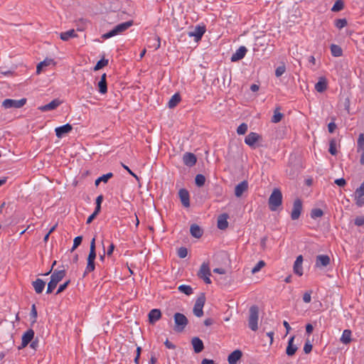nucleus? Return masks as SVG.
<instances>
[{"label":"nucleus","instance_id":"nucleus-1","mask_svg":"<svg viewBox=\"0 0 364 364\" xmlns=\"http://www.w3.org/2000/svg\"><path fill=\"white\" fill-rule=\"evenodd\" d=\"M282 203V193L279 188H274L269 198V208L275 211Z\"/></svg>","mask_w":364,"mask_h":364},{"label":"nucleus","instance_id":"nucleus-2","mask_svg":"<svg viewBox=\"0 0 364 364\" xmlns=\"http://www.w3.org/2000/svg\"><path fill=\"white\" fill-rule=\"evenodd\" d=\"M133 25L132 21H128L117 25L113 29L102 35V38L107 39L114 36L122 33Z\"/></svg>","mask_w":364,"mask_h":364},{"label":"nucleus","instance_id":"nucleus-3","mask_svg":"<svg viewBox=\"0 0 364 364\" xmlns=\"http://www.w3.org/2000/svg\"><path fill=\"white\" fill-rule=\"evenodd\" d=\"M259 320V308L256 305H253L249 310L248 325L250 328L256 331L258 329Z\"/></svg>","mask_w":364,"mask_h":364},{"label":"nucleus","instance_id":"nucleus-4","mask_svg":"<svg viewBox=\"0 0 364 364\" xmlns=\"http://www.w3.org/2000/svg\"><path fill=\"white\" fill-rule=\"evenodd\" d=\"M173 318L175 323L174 331L176 332H182L188 323V318L184 314L178 312L173 315Z\"/></svg>","mask_w":364,"mask_h":364},{"label":"nucleus","instance_id":"nucleus-5","mask_svg":"<svg viewBox=\"0 0 364 364\" xmlns=\"http://www.w3.org/2000/svg\"><path fill=\"white\" fill-rule=\"evenodd\" d=\"M26 102V99L22 98L21 100H12V99H6L2 102V107L4 109H10V108H21Z\"/></svg>","mask_w":364,"mask_h":364},{"label":"nucleus","instance_id":"nucleus-6","mask_svg":"<svg viewBox=\"0 0 364 364\" xmlns=\"http://www.w3.org/2000/svg\"><path fill=\"white\" fill-rule=\"evenodd\" d=\"M205 302V296L204 294H201L196 301L193 306V314L197 317H201L203 315V306Z\"/></svg>","mask_w":364,"mask_h":364},{"label":"nucleus","instance_id":"nucleus-7","mask_svg":"<svg viewBox=\"0 0 364 364\" xmlns=\"http://www.w3.org/2000/svg\"><path fill=\"white\" fill-rule=\"evenodd\" d=\"M34 334L35 333L33 329L27 330L22 336L21 344L18 347V349L21 350L26 348L33 340Z\"/></svg>","mask_w":364,"mask_h":364},{"label":"nucleus","instance_id":"nucleus-8","mask_svg":"<svg viewBox=\"0 0 364 364\" xmlns=\"http://www.w3.org/2000/svg\"><path fill=\"white\" fill-rule=\"evenodd\" d=\"M302 210V202L300 199L294 201L293 208L291 213V218L293 220L299 219Z\"/></svg>","mask_w":364,"mask_h":364},{"label":"nucleus","instance_id":"nucleus-9","mask_svg":"<svg viewBox=\"0 0 364 364\" xmlns=\"http://www.w3.org/2000/svg\"><path fill=\"white\" fill-rule=\"evenodd\" d=\"M205 26H196L193 31L188 32L189 37H194L196 42L199 41L205 32Z\"/></svg>","mask_w":364,"mask_h":364},{"label":"nucleus","instance_id":"nucleus-10","mask_svg":"<svg viewBox=\"0 0 364 364\" xmlns=\"http://www.w3.org/2000/svg\"><path fill=\"white\" fill-rule=\"evenodd\" d=\"M178 196L182 205L185 208L190 206V196L188 191L185 188H181L178 191Z\"/></svg>","mask_w":364,"mask_h":364},{"label":"nucleus","instance_id":"nucleus-11","mask_svg":"<svg viewBox=\"0 0 364 364\" xmlns=\"http://www.w3.org/2000/svg\"><path fill=\"white\" fill-rule=\"evenodd\" d=\"M330 262L331 259L328 255H319L316 256L315 265L316 267H326L330 264Z\"/></svg>","mask_w":364,"mask_h":364},{"label":"nucleus","instance_id":"nucleus-12","mask_svg":"<svg viewBox=\"0 0 364 364\" xmlns=\"http://www.w3.org/2000/svg\"><path fill=\"white\" fill-rule=\"evenodd\" d=\"M73 129V127L70 124L56 127L55 129V135L58 138H62L65 134L70 133Z\"/></svg>","mask_w":364,"mask_h":364},{"label":"nucleus","instance_id":"nucleus-13","mask_svg":"<svg viewBox=\"0 0 364 364\" xmlns=\"http://www.w3.org/2000/svg\"><path fill=\"white\" fill-rule=\"evenodd\" d=\"M247 52V49L245 46H240L231 56L232 62H237L241 59H242Z\"/></svg>","mask_w":364,"mask_h":364},{"label":"nucleus","instance_id":"nucleus-14","mask_svg":"<svg viewBox=\"0 0 364 364\" xmlns=\"http://www.w3.org/2000/svg\"><path fill=\"white\" fill-rule=\"evenodd\" d=\"M197 161V158L195 154L186 152L183 156V164L189 167L193 166Z\"/></svg>","mask_w":364,"mask_h":364},{"label":"nucleus","instance_id":"nucleus-15","mask_svg":"<svg viewBox=\"0 0 364 364\" xmlns=\"http://www.w3.org/2000/svg\"><path fill=\"white\" fill-rule=\"evenodd\" d=\"M62 102L59 99H54L48 104L39 107L38 109L41 112L53 110L55 109Z\"/></svg>","mask_w":364,"mask_h":364},{"label":"nucleus","instance_id":"nucleus-16","mask_svg":"<svg viewBox=\"0 0 364 364\" xmlns=\"http://www.w3.org/2000/svg\"><path fill=\"white\" fill-rule=\"evenodd\" d=\"M248 183L247 181H242L238 183L235 188V195L236 197L240 198L242 196L244 192L247 191Z\"/></svg>","mask_w":364,"mask_h":364},{"label":"nucleus","instance_id":"nucleus-17","mask_svg":"<svg viewBox=\"0 0 364 364\" xmlns=\"http://www.w3.org/2000/svg\"><path fill=\"white\" fill-rule=\"evenodd\" d=\"M149 321L151 324H154L161 317V312L158 309H154L149 313Z\"/></svg>","mask_w":364,"mask_h":364},{"label":"nucleus","instance_id":"nucleus-18","mask_svg":"<svg viewBox=\"0 0 364 364\" xmlns=\"http://www.w3.org/2000/svg\"><path fill=\"white\" fill-rule=\"evenodd\" d=\"M302 262V255H299L294 264V272L299 276H301L303 274Z\"/></svg>","mask_w":364,"mask_h":364},{"label":"nucleus","instance_id":"nucleus-19","mask_svg":"<svg viewBox=\"0 0 364 364\" xmlns=\"http://www.w3.org/2000/svg\"><path fill=\"white\" fill-rule=\"evenodd\" d=\"M229 216L227 213L221 214L218 218V228L220 230H225L228 227V219Z\"/></svg>","mask_w":364,"mask_h":364},{"label":"nucleus","instance_id":"nucleus-20","mask_svg":"<svg viewBox=\"0 0 364 364\" xmlns=\"http://www.w3.org/2000/svg\"><path fill=\"white\" fill-rule=\"evenodd\" d=\"M65 270H54L51 274L50 279L58 284L65 276Z\"/></svg>","mask_w":364,"mask_h":364},{"label":"nucleus","instance_id":"nucleus-21","mask_svg":"<svg viewBox=\"0 0 364 364\" xmlns=\"http://www.w3.org/2000/svg\"><path fill=\"white\" fill-rule=\"evenodd\" d=\"M242 355L240 350H235L232 352L228 358L229 364H237V361L241 358Z\"/></svg>","mask_w":364,"mask_h":364},{"label":"nucleus","instance_id":"nucleus-22","mask_svg":"<svg viewBox=\"0 0 364 364\" xmlns=\"http://www.w3.org/2000/svg\"><path fill=\"white\" fill-rule=\"evenodd\" d=\"M260 136L255 132H250L245 139V142L250 146H253L259 140Z\"/></svg>","mask_w":364,"mask_h":364},{"label":"nucleus","instance_id":"nucleus-23","mask_svg":"<svg viewBox=\"0 0 364 364\" xmlns=\"http://www.w3.org/2000/svg\"><path fill=\"white\" fill-rule=\"evenodd\" d=\"M191 344L193 347L195 353H200L204 348V345L202 340L198 337H194L192 338Z\"/></svg>","mask_w":364,"mask_h":364},{"label":"nucleus","instance_id":"nucleus-24","mask_svg":"<svg viewBox=\"0 0 364 364\" xmlns=\"http://www.w3.org/2000/svg\"><path fill=\"white\" fill-rule=\"evenodd\" d=\"M295 336L290 337L288 341V346L286 349V353L288 356H292L296 352L298 348L294 345V340Z\"/></svg>","mask_w":364,"mask_h":364},{"label":"nucleus","instance_id":"nucleus-25","mask_svg":"<svg viewBox=\"0 0 364 364\" xmlns=\"http://www.w3.org/2000/svg\"><path fill=\"white\" fill-rule=\"evenodd\" d=\"M32 286L36 294H41L45 288L46 282L41 279H37L32 282Z\"/></svg>","mask_w":364,"mask_h":364},{"label":"nucleus","instance_id":"nucleus-26","mask_svg":"<svg viewBox=\"0 0 364 364\" xmlns=\"http://www.w3.org/2000/svg\"><path fill=\"white\" fill-rule=\"evenodd\" d=\"M327 89V82L325 77H320L315 84V90L318 92H323Z\"/></svg>","mask_w":364,"mask_h":364},{"label":"nucleus","instance_id":"nucleus-27","mask_svg":"<svg viewBox=\"0 0 364 364\" xmlns=\"http://www.w3.org/2000/svg\"><path fill=\"white\" fill-rule=\"evenodd\" d=\"M190 232L191 235L196 238H200L203 233V230L196 224L191 225Z\"/></svg>","mask_w":364,"mask_h":364},{"label":"nucleus","instance_id":"nucleus-28","mask_svg":"<svg viewBox=\"0 0 364 364\" xmlns=\"http://www.w3.org/2000/svg\"><path fill=\"white\" fill-rule=\"evenodd\" d=\"M210 275H211V273H210V270L208 264L203 262L201 264L200 268L198 271V276L200 278H201L203 277L210 276Z\"/></svg>","mask_w":364,"mask_h":364},{"label":"nucleus","instance_id":"nucleus-29","mask_svg":"<svg viewBox=\"0 0 364 364\" xmlns=\"http://www.w3.org/2000/svg\"><path fill=\"white\" fill-rule=\"evenodd\" d=\"M77 36L75 31L74 29H70L69 31L62 32L60 33V38L61 40L64 41H67L72 38H75Z\"/></svg>","mask_w":364,"mask_h":364},{"label":"nucleus","instance_id":"nucleus-30","mask_svg":"<svg viewBox=\"0 0 364 364\" xmlns=\"http://www.w3.org/2000/svg\"><path fill=\"white\" fill-rule=\"evenodd\" d=\"M181 101V96L178 93L174 94L168 102V107L169 108L175 107L178 102Z\"/></svg>","mask_w":364,"mask_h":364},{"label":"nucleus","instance_id":"nucleus-31","mask_svg":"<svg viewBox=\"0 0 364 364\" xmlns=\"http://www.w3.org/2000/svg\"><path fill=\"white\" fill-rule=\"evenodd\" d=\"M341 341L344 344H348L351 341V331L350 330L346 329L343 331Z\"/></svg>","mask_w":364,"mask_h":364},{"label":"nucleus","instance_id":"nucleus-32","mask_svg":"<svg viewBox=\"0 0 364 364\" xmlns=\"http://www.w3.org/2000/svg\"><path fill=\"white\" fill-rule=\"evenodd\" d=\"M112 177H113V173L111 172L104 174L95 180V185L96 186H99L100 182L107 183L108 181V180Z\"/></svg>","mask_w":364,"mask_h":364},{"label":"nucleus","instance_id":"nucleus-33","mask_svg":"<svg viewBox=\"0 0 364 364\" xmlns=\"http://www.w3.org/2000/svg\"><path fill=\"white\" fill-rule=\"evenodd\" d=\"M331 52L332 55L334 57H340L343 55L342 48L336 44H332L331 46Z\"/></svg>","mask_w":364,"mask_h":364},{"label":"nucleus","instance_id":"nucleus-34","mask_svg":"<svg viewBox=\"0 0 364 364\" xmlns=\"http://www.w3.org/2000/svg\"><path fill=\"white\" fill-rule=\"evenodd\" d=\"M95 260L87 258V266H86V268H85V270L84 272V277L87 274L93 272L95 270Z\"/></svg>","mask_w":364,"mask_h":364},{"label":"nucleus","instance_id":"nucleus-35","mask_svg":"<svg viewBox=\"0 0 364 364\" xmlns=\"http://www.w3.org/2000/svg\"><path fill=\"white\" fill-rule=\"evenodd\" d=\"M53 60L52 59H46L43 61L41 62L36 68L37 73H40L44 67L48 66L53 63Z\"/></svg>","mask_w":364,"mask_h":364},{"label":"nucleus","instance_id":"nucleus-36","mask_svg":"<svg viewBox=\"0 0 364 364\" xmlns=\"http://www.w3.org/2000/svg\"><path fill=\"white\" fill-rule=\"evenodd\" d=\"M178 289L179 291L188 296L193 294V289L189 285L181 284L178 287Z\"/></svg>","mask_w":364,"mask_h":364},{"label":"nucleus","instance_id":"nucleus-37","mask_svg":"<svg viewBox=\"0 0 364 364\" xmlns=\"http://www.w3.org/2000/svg\"><path fill=\"white\" fill-rule=\"evenodd\" d=\"M282 118H283V114H282L279 112V108L278 107L274 110V115H273L271 121L273 123H278L282 120Z\"/></svg>","mask_w":364,"mask_h":364},{"label":"nucleus","instance_id":"nucleus-38","mask_svg":"<svg viewBox=\"0 0 364 364\" xmlns=\"http://www.w3.org/2000/svg\"><path fill=\"white\" fill-rule=\"evenodd\" d=\"M358 151H364V134H360L357 141Z\"/></svg>","mask_w":364,"mask_h":364},{"label":"nucleus","instance_id":"nucleus-39","mask_svg":"<svg viewBox=\"0 0 364 364\" xmlns=\"http://www.w3.org/2000/svg\"><path fill=\"white\" fill-rule=\"evenodd\" d=\"M328 151L333 156H335L337 154L336 141L334 139H331L329 141Z\"/></svg>","mask_w":364,"mask_h":364},{"label":"nucleus","instance_id":"nucleus-40","mask_svg":"<svg viewBox=\"0 0 364 364\" xmlns=\"http://www.w3.org/2000/svg\"><path fill=\"white\" fill-rule=\"evenodd\" d=\"M205 182V177L203 174H197L195 178V183L197 186L202 187Z\"/></svg>","mask_w":364,"mask_h":364},{"label":"nucleus","instance_id":"nucleus-41","mask_svg":"<svg viewBox=\"0 0 364 364\" xmlns=\"http://www.w3.org/2000/svg\"><path fill=\"white\" fill-rule=\"evenodd\" d=\"M99 92L101 94H105L107 92V82H105L104 80H100L97 84Z\"/></svg>","mask_w":364,"mask_h":364},{"label":"nucleus","instance_id":"nucleus-42","mask_svg":"<svg viewBox=\"0 0 364 364\" xmlns=\"http://www.w3.org/2000/svg\"><path fill=\"white\" fill-rule=\"evenodd\" d=\"M107 64H108V60L102 58L97 63V64L94 67V70L95 71L99 70L102 69V68H104L105 66H106Z\"/></svg>","mask_w":364,"mask_h":364},{"label":"nucleus","instance_id":"nucleus-43","mask_svg":"<svg viewBox=\"0 0 364 364\" xmlns=\"http://www.w3.org/2000/svg\"><path fill=\"white\" fill-rule=\"evenodd\" d=\"M323 215V212L320 208H314L311 212V217L313 219L321 218Z\"/></svg>","mask_w":364,"mask_h":364},{"label":"nucleus","instance_id":"nucleus-44","mask_svg":"<svg viewBox=\"0 0 364 364\" xmlns=\"http://www.w3.org/2000/svg\"><path fill=\"white\" fill-rule=\"evenodd\" d=\"M354 200L358 207L361 208L364 205L363 196L355 195V193H354Z\"/></svg>","mask_w":364,"mask_h":364},{"label":"nucleus","instance_id":"nucleus-45","mask_svg":"<svg viewBox=\"0 0 364 364\" xmlns=\"http://www.w3.org/2000/svg\"><path fill=\"white\" fill-rule=\"evenodd\" d=\"M347 25V21L346 18H338L335 21V26L341 29Z\"/></svg>","mask_w":364,"mask_h":364},{"label":"nucleus","instance_id":"nucleus-46","mask_svg":"<svg viewBox=\"0 0 364 364\" xmlns=\"http://www.w3.org/2000/svg\"><path fill=\"white\" fill-rule=\"evenodd\" d=\"M265 266V262L263 260L259 261L257 264L252 268V273L255 274L260 271V269Z\"/></svg>","mask_w":364,"mask_h":364},{"label":"nucleus","instance_id":"nucleus-47","mask_svg":"<svg viewBox=\"0 0 364 364\" xmlns=\"http://www.w3.org/2000/svg\"><path fill=\"white\" fill-rule=\"evenodd\" d=\"M285 72H286V66L284 64H282L276 68L275 75L277 77H279L282 76Z\"/></svg>","mask_w":364,"mask_h":364},{"label":"nucleus","instance_id":"nucleus-48","mask_svg":"<svg viewBox=\"0 0 364 364\" xmlns=\"http://www.w3.org/2000/svg\"><path fill=\"white\" fill-rule=\"evenodd\" d=\"M248 127L247 124H241L237 129V133L240 135L245 134L247 132Z\"/></svg>","mask_w":364,"mask_h":364},{"label":"nucleus","instance_id":"nucleus-49","mask_svg":"<svg viewBox=\"0 0 364 364\" xmlns=\"http://www.w3.org/2000/svg\"><path fill=\"white\" fill-rule=\"evenodd\" d=\"M82 241V236H77L73 240V245L71 248V252H73L78 246L80 245Z\"/></svg>","mask_w":364,"mask_h":364},{"label":"nucleus","instance_id":"nucleus-50","mask_svg":"<svg viewBox=\"0 0 364 364\" xmlns=\"http://www.w3.org/2000/svg\"><path fill=\"white\" fill-rule=\"evenodd\" d=\"M343 8V3L338 0L337 1H336V3L334 4V5L333 6L331 10L333 11H339L341 10H342Z\"/></svg>","mask_w":364,"mask_h":364},{"label":"nucleus","instance_id":"nucleus-51","mask_svg":"<svg viewBox=\"0 0 364 364\" xmlns=\"http://www.w3.org/2000/svg\"><path fill=\"white\" fill-rule=\"evenodd\" d=\"M188 255V250L186 247H181L178 250V256L180 258H185Z\"/></svg>","mask_w":364,"mask_h":364},{"label":"nucleus","instance_id":"nucleus-52","mask_svg":"<svg viewBox=\"0 0 364 364\" xmlns=\"http://www.w3.org/2000/svg\"><path fill=\"white\" fill-rule=\"evenodd\" d=\"M57 285L58 284H56V283H55L54 282H53L50 279V282L48 284V287H47L46 293L47 294H51L53 292V291L55 289Z\"/></svg>","mask_w":364,"mask_h":364},{"label":"nucleus","instance_id":"nucleus-53","mask_svg":"<svg viewBox=\"0 0 364 364\" xmlns=\"http://www.w3.org/2000/svg\"><path fill=\"white\" fill-rule=\"evenodd\" d=\"M31 317L33 318L32 323H35L36 321V318L38 316L36 307L35 304H33L31 306Z\"/></svg>","mask_w":364,"mask_h":364},{"label":"nucleus","instance_id":"nucleus-54","mask_svg":"<svg viewBox=\"0 0 364 364\" xmlns=\"http://www.w3.org/2000/svg\"><path fill=\"white\" fill-rule=\"evenodd\" d=\"M70 284V280H68L67 282H65L64 284H60L55 293V294H60L61 292H63L68 286V284Z\"/></svg>","mask_w":364,"mask_h":364},{"label":"nucleus","instance_id":"nucleus-55","mask_svg":"<svg viewBox=\"0 0 364 364\" xmlns=\"http://www.w3.org/2000/svg\"><path fill=\"white\" fill-rule=\"evenodd\" d=\"M311 293L312 291H306L304 294L303 295V301L305 302V303H310L311 301Z\"/></svg>","mask_w":364,"mask_h":364},{"label":"nucleus","instance_id":"nucleus-56","mask_svg":"<svg viewBox=\"0 0 364 364\" xmlns=\"http://www.w3.org/2000/svg\"><path fill=\"white\" fill-rule=\"evenodd\" d=\"M312 345L311 344V343L307 341L305 344H304V351L305 353L308 354L309 353H311V351L312 350Z\"/></svg>","mask_w":364,"mask_h":364},{"label":"nucleus","instance_id":"nucleus-57","mask_svg":"<svg viewBox=\"0 0 364 364\" xmlns=\"http://www.w3.org/2000/svg\"><path fill=\"white\" fill-rule=\"evenodd\" d=\"M355 195H360V196H364V180H363V182L360 184V187H358L355 193Z\"/></svg>","mask_w":364,"mask_h":364},{"label":"nucleus","instance_id":"nucleus-58","mask_svg":"<svg viewBox=\"0 0 364 364\" xmlns=\"http://www.w3.org/2000/svg\"><path fill=\"white\" fill-rule=\"evenodd\" d=\"M355 225L362 226L364 225V216H359L355 219Z\"/></svg>","mask_w":364,"mask_h":364},{"label":"nucleus","instance_id":"nucleus-59","mask_svg":"<svg viewBox=\"0 0 364 364\" xmlns=\"http://www.w3.org/2000/svg\"><path fill=\"white\" fill-rule=\"evenodd\" d=\"M334 183L337 186H341V187H343L346 184V181L343 178L336 179Z\"/></svg>","mask_w":364,"mask_h":364},{"label":"nucleus","instance_id":"nucleus-60","mask_svg":"<svg viewBox=\"0 0 364 364\" xmlns=\"http://www.w3.org/2000/svg\"><path fill=\"white\" fill-rule=\"evenodd\" d=\"M87 258L95 260V258H96V250H95V249H90V253L88 255Z\"/></svg>","mask_w":364,"mask_h":364},{"label":"nucleus","instance_id":"nucleus-61","mask_svg":"<svg viewBox=\"0 0 364 364\" xmlns=\"http://www.w3.org/2000/svg\"><path fill=\"white\" fill-rule=\"evenodd\" d=\"M336 128V124L332 122H330L328 124V132L330 133H333L334 132L335 129Z\"/></svg>","mask_w":364,"mask_h":364},{"label":"nucleus","instance_id":"nucleus-62","mask_svg":"<svg viewBox=\"0 0 364 364\" xmlns=\"http://www.w3.org/2000/svg\"><path fill=\"white\" fill-rule=\"evenodd\" d=\"M164 345L168 349H175L176 348V346L174 344H173L171 342H170L168 339H166V341L164 342Z\"/></svg>","mask_w":364,"mask_h":364},{"label":"nucleus","instance_id":"nucleus-63","mask_svg":"<svg viewBox=\"0 0 364 364\" xmlns=\"http://www.w3.org/2000/svg\"><path fill=\"white\" fill-rule=\"evenodd\" d=\"M38 346V340L36 338L35 340H32L30 344V347L34 350H36V348Z\"/></svg>","mask_w":364,"mask_h":364},{"label":"nucleus","instance_id":"nucleus-64","mask_svg":"<svg viewBox=\"0 0 364 364\" xmlns=\"http://www.w3.org/2000/svg\"><path fill=\"white\" fill-rule=\"evenodd\" d=\"M114 247H115L113 243H111L110 245L109 246L107 252V256L109 257L112 255V254L114 250Z\"/></svg>","mask_w":364,"mask_h":364}]
</instances>
